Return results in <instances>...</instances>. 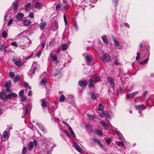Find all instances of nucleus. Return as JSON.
Segmentation results:
<instances>
[{"label": "nucleus", "mask_w": 154, "mask_h": 154, "mask_svg": "<svg viewBox=\"0 0 154 154\" xmlns=\"http://www.w3.org/2000/svg\"><path fill=\"white\" fill-rule=\"evenodd\" d=\"M98 114L99 116L102 118L105 117L108 119H110L111 117L109 114H108L105 111H103L102 112H99Z\"/></svg>", "instance_id": "obj_1"}, {"label": "nucleus", "mask_w": 154, "mask_h": 154, "mask_svg": "<svg viewBox=\"0 0 154 154\" xmlns=\"http://www.w3.org/2000/svg\"><path fill=\"white\" fill-rule=\"evenodd\" d=\"M110 58L109 55L107 54H105L103 55V57H101V60L106 62L109 61L110 60Z\"/></svg>", "instance_id": "obj_2"}, {"label": "nucleus", "mask_w": 154, "mask_h": 154, "mask_svg": "<svg viewBox=\"0 0 154 154\" xmlns=\"http://www.w3.org/2000/svg\"><path fill=\"white\" fill-rule=\"evenodd\" d=\"M101 38L104 43L106 44H108L109 43V41L108 38V36L106 35H102Z\"/></svg>", "instance_id": "obj_3"}, {"label": "nucleus", "mask_w": 154, "mask_h": 154, "mask_svg": "<svg viewBox=\"0 0 154 154\" xmlns=\"http://www.w3.org/2000/svg\"><path fill=\"white\" fill-rule=\"evenodd\" d=\"M100 124L105 129L108 130L109 129V126L108 125L107 123L103 121H101L100 122Z\"/></svg>", "instance_id": "obj_4"}, {"label": "nucleus", "mask_w": 154, "mask_h": 154, "mask_svg": "<svg viewBox=\"0 0 154 154\" xmlns=\"http://www.w3.org/2000/svg\"><path fill=\"white\" fill-rule=\"evenodd\" d=\"M13 61L14 63L18 66H20L23 64V63L20 61V59H19L17 60H13Z\"/></svg>", "instance_id": "obj_5"}, {"label": "nucleus", "mask_w": 154, "mask_h": 154, "mask_svg": "<svg viewBox=\"0 0 154 154\" xmlns=\"http://www.w3.org/2000/svg\"><path fill=\"white\" fill-rule=\"evenodd\" d=\"M108 82H109L111 86L113 87L112 88L114 89V80L111 77H109L108 79Z\"/></svg>", "instance_id": "obj_6"}, {"label": "nucleus", "mask_w": 154, "mask_h": 154, "mask_svg": "<svg viewBox=\"0 0 154 154\" xmlns=\"http://www.w3.org/2000/svg\"><path fill=\"white\" fill-rule=\"evenodd\" d=\"M135 107L137 109L142 110L145 109L146 108V107L143 104L136 105L135 106Z\"/></svg>", "instance_id": "obj_7"}, {"label": "nucleus", "mask_w": 154, "mask_h": 154, "mask_svg": "<svg viewBox=\"0 0 154 154\" xmlns=\"http://www.w3.org/2000/svg\"><path fill=\"white\" fill-rule=\"evenodd\" d=\"M86 59L87 64L89 65L91 61L92 58L91 56L87 54L86 57Z\"/></svg>", "instance_id": "obj_8"}, {"label": "nucleus", "mask_w": 154, "mask_h": 154, "mask_svg": "<svg viewBox=\"0 0 154 154\" xmlns=\"http://www.w3.org/2000/svg\"><path fill=\"white\" fill-rule=\"evenodd\" d=\"M9 131H5L3 133V137L4 138H8L10 136Z\"/></svg>", "instance_id": "obj_9"}, {"label": "nucleus", "mask_w": 154, "mask_h": 154, "mask_svg": "<svg viewBox=\"0 0 154 154\" xmlns=\"http://www.w3.org/2000/svg\"><path fill=\"white\" fill-rule=\"evenodd\" d=\"M46 25V23L44 21L43 22H42L40 24V28L41 30H42Z\"/></svg>", "instance_id": "obj_10"}, {"label": "nucleus", "mask_w": 154, "mask_h": 154, "mask_svg": "<svg viewBox=\"0 0 154 154\" xmlns=\"http://www.w3.org/2000/svg\"><path fill=\"white\" fill-rule=\"evenodd\" d=\"M79 83L80 86H83L86 85L88 84V82L86 81H79Z\"/></svg>", "instance_id": "obj_11"}, {"label": "nucleus", "mask_w": 154, "mask_h": 154, "mask_svg": "<svg viewBox=\"0 0 154 154\" xmlns=\"http://www.w3.org/2000/svg\"><path fill=\"white\" fill-rule=\"evenodd\" d=\"M35 8L36 9H40L42 8L41 4L39 2H37L35 4Z\"/></svg>", "instance_id": "obj_12"}, {"label": "nucleus", "mask_w": 154, "mask_h": 154, "mask_svg": "<svg viewBox=\"0 0 154 154\" xmlns=\"http://www.w3.org/2000/svg\"><path fill=\"white\" fill-rule=\"evenodd\" d=\"M97 135L100 137L103 136V131L100 129H97Z\"/></svg>", "instance_id": "obj_13"}, {"label": "nucleus", "mask_w": 154, "mask_h": 154, "mask_svg": "<svg viewBox=\"0 0 154 154\" xmlns=\"http://www.w3.org/2000/svg\"><path fill=\"white\" fill-rule=\"evenodd\" d=\"M149 60V57H148L147 58L145 59L144 60H143L142 61L140 62L139 63L140 64L144 65L148 62Z\"/></svg>", "instance_id": "obj_14"}, {"label": "nucleus", "mask_w": 154, "mask_h": 154, "mask_svg": "<svg viewBox=\"0 0 154 154\" xmlns=\"http://www.w3.org/2000/svg\"><path fill=\"white\" fill-rule=\"evenodd\" d=\"M23 16L24 15L23 13H20L16 15V17L17 19L20 20Z\"/></svg>", "instance_id": "obj_15"}, {"label": "nucleus", "mask_w": 154, "mask_h": 154, "mask_svg": "<svg viewBox=\"0 0 154 154\" xmlns=\"http://www.w3.org/2000/svg\"><path fill=\"white\" fill-rule=\"evenodd\" d=\"M116 132L117 134L119 136V139L121 140H122L123 138V137L121 133L120 132L117 131H116Z\"/></svg>", "instance_id": "obj_16"}, {"label": "nucleus", "mask_w": 154, "mask_h": 154, "mask_svg": "<svg viewBox=\"0 0 154 154\" xmlns=\"http://www.w3.org/2000/svg\"><path fill=\"white\" fill-rule=\"evenodd\" d=\"M97 143H98V144L99 145L100 147L102 149H103L104 150H106V149L105 147V146L102 145L100 142L97 140Z\"/></svg>", "instance_id": "obj_17"}, {"label": "nucleus", "mask_w": 154, "mask_h": 154, "mask_svg": "<svg viewBox=\"0 0 154 154\" xmlns=\"http://www.w3.org/2000/svg\"><path fill=\"white\" fill-rule=\"evenodd\" d=\"M86 129L88 131H90L91 132L93 131V129H92V126L89 124H88L86 125Z\"/></svg>", "instance_id": "obj_18"}, {"label": "nucleus", "mask_w": 154, "mask_h": 154, "mask_svg": "<svg viewBox=\"0 0 154 154\" xmlns=\"http://www.w3.org/2000/svg\"><path fill=\"white\" fill-rule=\"evenodd\" d=\"M104 108V106H103L102 104L101 103H100L98 105V110L99 111H103V108Z\"/></svg>", "instance_id": "obj_19"}, {"label": "nucleus", "mask_w": 154, "mask_h": 154, "mask_svg": "<svg viewBox=\"0 0 154 154\" xmlns=\"http://www.w3.org/2000/svg\"><path fill=\"white\" fill-rule=\"evenodd\" d=\"M31 23V21L28 19H26L24 22V24L26 26H28Z\"/></svg>", "instance_id": "obj_20"}, {"label": "nucleus", "mask_w": 154, "mask_h": 154, "mask_svg": "<svg viewBox=\"0 0 154 154\" xmlns=\"http://www.w3.org/2000/svg\"><path fill=\"white\" fill-rule=\"evenodd\" d=\"M6 46L3 45H2L1 46L0 49L2 52L4 53H5L6 51Z\"/></svg>", "instance_id": "obj_21"}, {"label": "nucleus", "mask_w": 154, "mask_h": 154, "mask_svg": "<svg viewBox=\"0 0 154 154\" xmlns=\"http://www.w3.org/2000/svg\"><path fill=\"white\" fill-rule=\"evenodd\" d=\"M6 93L5 92H2L0 93V99L4 100L5 98H4V96L6 94Z\"/></svg>", "instance_id": "obj_22"}, {"label": "nucleus", "mask_w": 154, "mask_h": 154, "mask_svg": "<svg viewBox=\"0 0 154 154\" xmlns=\"http://www.w3.org/2000/svg\"><path fill=\"white\" fill-rule=\"evenodd\" d=\"M89 86L90 88H92L94 86V85L93 83L94 81L93 79H91L89 81Z\"/></svg>", "instance_id": "obj_23"}, {"label": "nucleus", "mask_w": 154, "mask_h": 154, "mask_svg": "<svg viewBox=\"0 0 154 154\" xmlns=\"http://www.w3.org/2000/svg\"><path fill=\"white\" fill-rule=\"evenodd\" d=\"M42 102V106L44 107H46L47 106V103L45 101L44 99H42L41 100Z\"/></svg>", "instance_id": "obj_24"}, {"label": "nucleus", "mask_w": 154, "mask_h": 154, "mask_svg": "<svg viewBox=\"0 0 154 154\" xmlns=\"http://www.w3.org/2000/svg\"><path fill=\"white\" fill-rule=\"evenodd\" d=\"M11 81H8L5 83V86L7 88H9L11 86Z\"/></svg>", "instance_id": "obj_25"}, {"label": "nucleus", "mask_w": 154, "mask_h": 154, "mask_svg": "<svg viewBox=\"0 0 154 154\" xmlns=\"http://www.w3.org/2000/svg\"><path fill=\"white\" fill-rule=\"evenodd\" d=\"M20 79V76L19 75H17L14 79V82L19 81Z\"/></svg>", "instance_id": "obj_26"}, {"label": "nucleus", "mask_w": 154, "mask_h": 154, "mask_svg": "<svg viewBox=\"0 0 154 154\" xmlns=\"http://www.w3.org/2000/svg\"><path fill=\"white\" fill-rule=\"evenodd\" d=\"M54 30H57L58 29V24L57 21H55L54 23Z\"/></svg>", "instance_id": "obj_27"}, {"label": "nucleus", "mask_w": 154, "mask_h": 154, "mask_svg": "<svg viewBox=\"0 0 154 154\" xmlns=\"http://www.w3.org/2000/svg\"><path fill=\"white\" fill-rule=\"evenodd\" d=\"M113 41L115 45L116 46H118L119 45V41L116 40V39L115 38H114Z\"/></svg>", "instance_id": "obj_28"}, {"label": "nucleus", "mask_w": 154, "mask_h": 154, "mask_svg": "<svg viewBox=\"0 0 154 154\" xmlns=\"http://www.w3.org/2000/svg\"><path fill=\"white\" fill-rule=\"evenodd\" d=\"M76 149L79 152L81 153H84V151H83V150L82 149V148L79 146L77 148H76Z\"/></svg>", "instance_id": "obj_29"}, {"label": "nucleus", "mask_w": 154, "mask_h": 154, "mask_svg": "<svg viewBox=\"0 0 154 154\" xmlns=\"http://www.w3.org/2000/svg\"><path fill=\"white\" fill-rule=\"evenodd\" d=\"M68 129L70 131V132L71 134L72 135V136L73 137H75V134L74 133V132L73 131H72L71 127H69Z\"/></svg>", "instance_id": "obj_30"}, {"label": "nucleus", "mask_w": 154, "mask_h": 154, "mask_svg": "<svg viewBox=\"0 0 154 154\" xmlns=\"http://www.w3.org/2000/svg\"><path fill=\"white\" fill-rule=\"evenodd\" d=\"M29 149H31L34 146V143L32 142H30L29 145Z\"/></svg>", "instance_id": "obj_31"}, {"label": "nucleus", "mask_w": 154, "mask_h": 154, "mask_svg": "<svg viewBox=\"0 0 154 154\" xmlns=\"http://www.w3.org/2000/svg\"><path fill=\"white\" fill-rule=\"evenodd\" d=\"M51 56L53 61H55L57 60V56L55 54H52Z\"/></svg>", "instance_id": "obj_32"}, {"label": "nucleus", "mask_w": 154, "mask_h": 154, "mask_svg": "<svg viewBox=\"0 0 154 154\" xmlns=\"http://www.w3.org/2000/svg\"><path fill=\"white\" fill-rule=\"evenodd\" d=\"M36 69L37 68H34L33 69H31L29 74L32 75L35 73V69Z\"/></svg>", "instance_id": "obj_33"}, {"label": "nucleus", "mask_w": 154, "mask_h": 154, "mask_svg": "<svg viewBox=\"0 0 154 154\" xmlns=\"http://www.w3.org/2000/svg\"><path fill=\"white\" fill-rule=\"evenodd\" d=\"M117 145L119 146L123 147L124 146L123 142L122 141V142H119L117 143Z\"/></svg>", "instance_id": "obj_34"}, {"label": "nucleus", "mask_w": 154, "mask_h": 154, "mask_svg": "<svg viewBox=\"0 0 154 154\" xmlns=\"http://www.w3.org/2000/svg\"><path fill=\"white\" fill-rule=\"evenodd\" d=\"M140 54L138 52L137 53V56L136 57V60H139L140 58Z\"/></svg>", "instance_id": "obj_35"}, {"label": "nucleus", "mask_w": 154, "mask_h": 154, "mask_svg": "<svg viewBox=\"0 0 154 154\" xmlns=\"http://www.w3.org/2000/svg\"><path fill=\"white\" fill-rule=\"evenodd\" d=\"M65 100V97L64 95H62L60 98V102L63 101Z\"/></svg>", "instance_id": "obj_36"}, {"label": "nucleus", "mask_w": 154, "mask_h": 154, "mask_svg": "<svg viewBox=\"0 0 154 154\" xmlns=\"http://www.w3.org/2000/svg\"><path fill=\"white\" fill-rule=\"evenodd\" d=\"M67 46L66 44H64L62 45V48L63 50H66L67 49Z\"/></svg>", "instance_id": "obj_37"}, {"label": "nucleus", "mask_w": 154, "mask_h": 154, "mask_svg": "<svg viewBox=\"0 0 154 154\" xmlns=\"http://www.w3.org/2000/svg\"><path fill=\"white\" fill-rule=\"evenodd\" d=\"M2 36L4 38L7 37L8 35V34L6 33V31H4L2 33Z\"/></svg>", "instance_id": "obj_38"}, {"label": "nucleus", "mask_w": 154, "mask_h": 154, "mask_svg": "<svg viewBox=\"0 0 154 154\" xmlns=\"http://www.w3.org/2000/svg\"><path fill=\"white\" fill-rule=\"evenodd\" d=\"M24 90H21L19 92V95L20 97H22L23 96L24 93Z\"/></svg>", "instance_id": "obj_39"}, {"label": "nucleus", "mask_w": 154, "mask_h": 154, "mask_svg": "<svg viewBox=\"0 0 154 154\" xmlns=\"http://www.w3.org/2000/svg\"><path fill=\"white\" fill-rule=\"evenodd\" d=\"M18 3L17 1H14L13 3V7H17L18 5Z\"/></svg>", "instance_id": "obj_40"}, {"label": "nucleus", "mask_w": 154, "mask_h": 154, "mask_svg": "<svg viewBox=\"0 0 154 154\" xmlns=\"http://www.w3.org/2000/svg\"><path fill=\"white\" fill-rule=\"evenodd\" d=\"M23 86L24 87L28 88L29 89L31 88V87L28 85V84L27 83L24 82L23 84Z\"/></svg>", "instance_id": "obj_41"}, {"label": "nucleus", "mask_w": 154, "mask_h": 154, "mask_svg": "<svg viewBox=\"0 0 154 154\" xmlns=\"http://www.w3.org/2000/svg\"><path fill=\"white\" fill-rule=\"evenodd\" d=\"M112 141L111 139L110 138L105 140L106 142L108 144H109L112 142Z\"/></svg>", "instance_id": "obj_42"}, {"label": "nucleus", "mask_w": 154, "mask_h": 154, "mask_svg": "<svg viewBox=\"0 0 154 154\" xmlns=\"http://www.w3.org/2000/svg\"><path fill=\"white\" fill-rule=\"evenodd\" d=\"M31 6L30 3H28L27 4L26 6V7L25 9L26 10H27L28 9V8H29Z\"/></svg>", "instance_id": "obj_43"}, {"label": "nucleus", "mask_w": 154, "mask_h": 154, "mask_svg": "<svg viewBox=\"0 0 154 154\" xmlns=\"http://www.w3.org/2000/svg\"><path fill=\"white\" fill-rule=\"evenodd\" d=\"M12 96L11 93L10 94L7 95H6L5 97V99H8L10 98Z\"/></svg>", "instance_id": "obj_44"}, {"label": "nucleus", "mask_w": 154, "mask_h": 154, "mask_svg": "<svg viewBox=\"0 0 154 154\" xmlns=\"http://www.w3.org/2000/svg\"><path fill=\"white\" fill-rule=\"evenodd\" d=\"M26 97H22L21 98L20 100L21 101H24L26 100Z\"/></svg>", "instance_id": "obj_45"}, {"label": "nucleus", "mask_w": 154, "mask_h": 154, "mask_svg": "<svg viewBox=\"0 0 154 154\" xmlns=\"http://www.w3.org/2000/svg\"><path fill=\"white\" fill-rule=\"evenodd\" d=\"M9 76L11 78H13L14 77V73L13 72H11L9 73Z\"/></svg>", "instance_id": "obj_46"}, {"label": "nucleus", "mask_w": 154, "mask_h": 154, "mask_svg": "<svg viewBox=\"0 0 154 154\" xmlns=\"http://www.w3.org/2000/svg\"><path fill=\"white\" fill-rule=\"evenodd\" d=\"M29 17L32 18H34V13L33 12H30L29 14Z\"/></svg>", "instance_id": "obj_47"}, {"label": "nucleus", "mask_w": 154, "mask_h": 154, "mask_svg": "<svg viewBox=\"0 0 154 154\" xmlns=\"http://www.w3.org/2000/svg\"><path fill=\"white\" fill-rule=\"evenodd\" d=\"M11 45L13 46H15L16 47L18 46V45L17 43L16 42H12L11 43Z\"/></svg>", "instance_id": "obj_48"}, {"label": "nucleus", "mask_w": 154, "mask_h": 154, "mask_svg": "<svg viewBox=\"0 0 154 154\" xmlns=\"http://www.w3.org/2000/svg\"><path fill=\"white\" fill-rule=\"evenodd\" d=\"M46 83L45 79H42L41 81V84L42 85H43V84L44 85H45V83Z\"/></svg>", "instance_id": "obj_49"}, {"label": "nucleus", "mask_w": 154, "mask_h": 154, "mask_svg": "<svg viewBox=\"0 0 154 154\" xmlns=\"http://www.w3.org/2000/svg\"><path fill=\"white\" fill-rule=\"evenodd\" d=\"M91 97L92 99H96V95L93 93L91 94Z\"/></svg>", "instance_id": "obj_50"}, {"label": "nucleus", "mask_w": 154, "mask_h": 154, "mask_svg": "<svg viewBox=\"0 0 154 154\" xmlns=\"http://www.w3.org/2000/svg\"><path fill=\"white\" fill-rule=\"evenodd\" d=\"M61 7L60 5H58L56 7V10L57 11H58L60 8Z\"/></svg>", "instance_id": "obj_51"}, {"label": "nucleus", "mask_w": 154, "mask_h": 154, "mask_svg": "<svg viewBox=\"0 0 154 154\" xmlns=\"http://www.w3.org/2000/svg\"><path fill=\"white\" fill-rule=\"evenodd\" d=\"M88 116L89 117L90 119L93 120L95 118V117L93 116L92 115H88Z\"/></svg>", "instance_id": "obj_52"}, {"label": "nucleus", "mask_w": 154, "mask_h": 154, "mask_svg": "<svg viewBox=\"0 0 154 154\" xmlns=\"http://www.w3.org/2000/svg\"><path fill=\"white\" fill-rule=\"evenodd\" d=\"M23 153H25L26 152V148L25 147H24L23 148V150H22Z\"/></svg>", "instance_id": "obj_53"}, {"label": "nucleus", "mask_w": 154, "mask_h": 154, "mask_svg": "<svg viewBox=\"0 0 154 154\" xmlns=\"http://www.w3.org/2000/svg\"><path fill=\"white\" fill-rule=\"evenodd\" d=\"M118 0H113V3H115V6H116L117 4V2Z\"/></svg>", "instance_id": "obj_54"}, {"label": "nucleus", "mask_w": 154, "mask_h": 154, "mask_svg": "<svg viewBox=\"0 0 154 154\" xmlns=\"http://www.w3.org/2000/svg\"><path fill=\"white\" fill-rule=\"evenodd\" d=\"M11 94L12 96V95L14 97H17V95L15 93H11Z\"/></svg>", "instance_id": "obj_55"}, {"label": "nucleus", "mask_w": 154, "mask_h": 154, "mask_svg": "<svg viewBox=\"0 0 154 154\" xmlns=\"http://www.w3.org/2000/svg\"><path fill=\"white\" fill-rule=\"evenodd\" d=\"M12 21H13V20L12 19H11L9 21L8 23V26H9L12 23Z\"/></svg>", "instance_id": "obj_56"}, {"label": "nucleus", "mask_w": 154, "mask_h": 154, "mask_svg": "<svg viewBox=\"0 0 154 154\" xmlns=\"http://www.w3.org/2000/svg\"><path fill=\"white\" fill-rule=\"evenodd\" d=\"M69 8V6L68 5H66L64 6V8L65 10H67Z\"/></svg>", "instance_id": "obj_57"}, {"label": "nucleus", "mask_w": 154, "mask_h": 154, "mask_svg": "<svg viewBox=\"0 0 154 154\" xmlns=\"http://www.w3.org/2000/svg\"><path fill=\"white\" fill-rule=\"evenodd\" d=\"M124 26H126L128 28H129L130 27V25L127 23H125Z\"/></svg>", "instance_id": "obj_58"}, {"label": "nucleus", "mask_w": 154, "mask_h": 154, "mask_svg": "<svg viewBox=\"0 0 154 154\" xmlns=\"http://www.w3.org/2000/svg\"><path fill=\"white\" fill-rule=\"evenodd\" d=\"M74 146H75V148H77V147H78L79 146L77 144V143H73Z\"/></svg>", "instance_id": "obj_59"}, {"label": "nucleus", "mask_w": 154, "mask_h": 154, "mask_svg": "<svg viewBox=\"0 0 154 154\" xmlns=\"http://www.w3.org/2000/svg\"><path fill=\"white\" fill-rule=\"evenodd\" d=\"M100 79V76L98 75H97V82L99 81Z\"/></svg>", "instance_id": "obj_60"}, {"label": "nucleus", "mask_w": 154, "mask_h": 154, "mask_svg": "<svg viewBox=\"0 0 154 154\" xmlns=\"http://www.w3.org/2000/svg\"><path fill=\"white\" fill-rule=\"evenodd\" d=\"M131 94L130 93H128L127 94H126V97L128 99H129V97L131 95Z\"/></svg>", "instance_id": "obj_61"}, {"label": "nucleus", "mask_w": 154, "mask_h": 154, "mask_svg": "<svg viewBox=\"0 0 154 154\" xmlns=\"http://www.w3.org/2000/svg\"><path fill=\"white\" fill-rule=\"evenodd\" d=\"M63 18H64V20L65 23V24H66L67 23V21H66V17L65 16H64H64Z\"/></svg>", "instance_id": "obj_62"}, {"label": "nucleus", "mask_w": 154, "mask_h": 154, "mask_svg": "<svg viewBox=\"0 0 154 154\" xmlns=\"http://www.w3.org/2000/svg\"><path fill=\"white\" fill-rule=\"evenodd\" d=\"M45 43L44 41H42V46L43 47V48H44L45 47Z\"/></svg>", "instance_id": "obj_63"}, {"label": "nucleus", "mask_w": 154, "mask_h": 154, "mask_svg": "<svg viewBox=\"0 0 154 154\" xmlns=\"http://www.w3.org/2000/svg\"><path fill=\"white\" fill-rule=\"evenodd\" d=\"M8 88H7L6 90L8 92H11V90Z\"/></svg>", "instance_id": "obj_64"}]
</instances>
